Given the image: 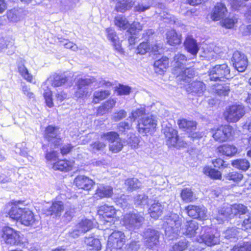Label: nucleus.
I'll use <instances>...</instances> for the list:
<instances>
[{"label": "nucleus", "instance_id": "obj_1", "mask_svg": "<svg viewBox=\"0 0 251 251\" xmlns=\"http://www.w3.org/2000/svg\"><path fill=\"white\" fill-rule=\"evenodd\" d=\"M21 201L15 202L8 213L9 218L25 226H30L36 224L37 220L32 211L27 208L21 207Z\"/></svg>", "mask_w": 251, "mask_h": 251}, {"label": "nucleus", "instance_id": "obj_2", "mask_svg": "<svg viewBox=\"0 0 251 251\" xmlns=\"http://www.w3.org/2000/svg\"><path fill=\"white\" fill-rule=\"evenodd\" d=\"M68 80V77L64 75L54 74L50 76L42 84L41 88L44 91L43 95L48 107L51 108L53 106L52 92L49 87V84H51L54 87H59L64 84Z\"/></svg>", "mask_w": 251, "mask_h": 251}, {"label": "nucleus", "instance_id": "obj_3", "mask_svg": "<svg viewBox=\"0 0 251 251\" xmlns=\"http://www.w3.org/2000/svg\"><path fill=\"white\" fill-rule=\"evenodd\" d=\"M247 211V208L242 204H234L229 206L223 207L218 211V214H215L214 218L219 223H221L227 218L240 214H244Z\"/></svg>", "mask_w": 251, "mask_h": 251}, {"label": "nucleus", "instance_id": "obj_4", "mask_svg": "<svg viewBox=\"0 0 251 251\" xmlns=\"http://www.w3.org/2000/svg\"><path fill=\"white\" fill-rule=\"evenodd\" d=\"M194 240L197 242L203 243L210 247L219 244L220 242L219 233L208 226L202 227L201 235Z\"/></svg>", "mask_w": 251, "mask_h": 251}, {"label": "nucleus", "instance_id": "obj_5", "mask_svg": "<svg viewBox=\"0 0 251 251\" xmlns=\"http://www.w3.org/2000/svg\"><path fill=\"white\" fill-rule=\"evenodd\" d=\"M1 237L4 243L11 246L20 245L22 240L20 232L9 226L2 228Z\"/></svg>", "mask_w": 251, "mask_h": 251}, {"label": "nucleus", "instance_id": "obj_6", "mask_svg": "<svg viewBox=\"0 0 251 251\" xmlns=\"http://www.w3.org/2000/svg\"><path fill=\"white\" fill-rule=\"evenodd\" d=\"M212 137L219 143L231 140L233 136V129L229 126H222L214 127L210 130Z\"/></svg>", "mask_w": 251, "mask_h": 251}, {"label": "nucleus", "instance_id": "obj_7", "mask_svg": "<svg viewBox=\"0 0 251 251\" xmlns=\"http://www.w3.org/2000/svg\"><path fill=\"white\" fill-rule=\"evenodd\" d=\"M144 221L143 216L138 213L132 212L124 215L123 222L125 227L129 230L139 229Z\"/></svg>", "mask_w": 251, "mask_h": 251}, {"label": "nucleus", "instance_id": "obj_8", "mask_svg": "<svg viewBox=\"0 0 251 251\" xmlns=\"http://www.w3.org/2000/svg\"><path fill=\"white\" fill-rule=\"evenodd\" d=\"M209 76L211 81H222L230 76V70L226 64L217 65L209 70Z\"/></svg>", "mask_w": 251, "mask_h": 251}, {"label": "nucleus", "instance_id": "obj_9", "mask_svg": "<svg viewBox=\"0 0 251 251\" xmlns=\"http://www.w3.org/2000/svg\"><path fill=\"white\" fill-rule=\"evenodd\" d=\"M157 126V121L155 117L144 116L138 122V129L139 133L146 134L153 130Z\"/></svg>", "mask_w": 251, "mask_h": 251}, {"label": "nucleus", "instance_id": "obj_10", "mask_svg": "<svg viewBox=\"0 0 251 251\" xmlns=\"http://www.w3.org/2000/svg\"><path fill=\"white\" fill-rule=\"evenodd\" d=\"M126 242L125 235L120 231H115L109 236L107 246L111 251L121 250Z\"/></svg>", "mask_w": 251, "mask_h": 251}, {"label": "nucleus", "instance_id": "obj_11", "mask_svg": "<svg viewBox=\"0 0 251 251\" xmlns=\"http://www.w3.org/2000/svg\"><path fill=\"white\" fill-rule=\"evenodd\" d=\"M166 139V144L170 147L179 148L184 147L186 144L179 141L177 131L172 127H167L163 129Z\"/></svg>", "mask_w": 251, "mask_h": 251}, {"label": "nucleus", "instance_id": "obj_12", "mask_svg": "<svg viewBox=\"0 0 251 251\" xmlns=\"http://www.w3.org/2000/svg\"><path fill=\"white\" fill-rule=\"evenodd\" d=\"M245 114L244 108L242 105H233L225 112L226 120L229 122H236Z\"/></svg>", "mask_w": 251, "mask_h": 251}, {"label": "nucleus", "instance_id": "obj_13", "mask_svg": "<svg viewBox=\"0 0 251 251\" xmlns=\"http://www.w3.org/2000/svg\"><path fill=\"white\" fill-rule=\"evenodd\" d=\"M185 210L188 215L193 218L203 220L208 218L207 209L203 206L189 205Z\"/></svg>", "mask_w": 251, "mask_h": 251}, {"label": "nucleus", "instance_id": "obj_14", "mask_svg": "<svg viewBox=\"0 0 251 251\" xmlns=\"http://www.w3.org/2000/svg\"><path fill=\"white\" fill-rule=\"evenodd\" d=\"M234 67L239 72H244L248 66L247 57L239 51H235L231 60Z\"/></svg>", "mask_w": 251, "mask_h": 251}, {"label": "nucleus", "instance_id": "obj_15", "mask_svg": "<svg viewBox=\"0 0 251 251\" xmlns=\"http://www.w3.org/2000/svg\"><path fill=\"white\" fill-rule=\"evenodd\" d=\"M143 238L146 245L150 248L156 245L159 242V234L158 231L151 228L145 229Z\"/></svg>", "mask_w": 251, "mask_h": 251}, {"label": "nucleus", "instance_id": "obj_16", "mask_svg": "<svg viewBox=\"0 0 251 251\" xmlns=\"http://www.w3.org/2000/svg\"><path fill=\"white\" fill-rule=\"evenodd\" d=\"M93 82V80L90 78H79L76 82L77 90L75 96L78 98L86 97L88 94V86Z\"/></svg>", "mask_w": 251, "mask_h": 251}, {"label": "nucleus", "instance_id": "obj_17", "mask_svg": "<svg viewBox=\"0 0 251 251\" xmlns=\"http://www.w3.org/2000/svg\"><path fill=\"white\" fill-rule=\"evenodd\" d=\"M45 137L49 142L53 144L55 148L59 145L61 139L59 136L58 128L57 127L48 126L45 130Z\"/></svg>", "mask_w": 251, "mask_h": 251}, {"label": "nucleus", "instance_id": "obj_18", "mask_svg": "<svg viewBox=\"0 0 251 251\" xmlns=\"http://www.w3.org/2000/svg\"><path fill=\"white\" fill-rule=\"evenodd\" d=\"M227 9L225 3L217 2L213 8L211 13V18L214 21H218L226 15Z\"/></svg>", "mask_w": 251, "mask_h": 251}, {"label": "nucleus", "instance_id": "obj_19", "mask_svg": "<svg viewBox=\"0 0 251 251\" xmlns=\"http://www.w3.org/2000/svg\"><path fill=\"white\" fill-rule=\"evenodd\" d=\"M187 59L183 54L177 53L174 57V60L172 62L173 69V73L176 74L181 72V69H184L186 65Z\"/></svg>", "mask_w": 251, "mask_h": 251}, {"label": "nucleus", "instance_id": "obj_20", "mask_svg": "<svg viewBox=\"0 0 251 251\" xmlns=\"http://www.w3.org/2000/svg\"><path fill=\"white\" fill-rule=\"evenodd\" d=\"M74 183L78 188L89 191L95 183L93 180L84 176H78L74 180Z\"/></svg>", "mask_w": 251, "mask_h": 251}, {"label": "nucleus", "instance_id": "obj_21", "mask_svg": "<svg viewBox=\"0 0 251 251\" xmlns=\"http://www.w3.org/2000/svg\"><path fill=\"white\" fill-rule=\"evenodd\" d=\"M18 72L21 76L27 82L34 83V77L25 65V60L20 59L17 63Z\"/></svg>", "mask_w": 251, "mask_h": 251}, {"label": "nucleus", "instance_id": "obj_22", "mask_svg": "<svg viewBox=\"0 0 251 251\" xmlns=\"http://www.w3.org/2000/svg\"><path fill=\"white\" fill-rule=\"evenodd\" d=\"M116 210L113 206L104 204L99 207L98 213L100 216H102L103 218L112 219L114 221L115 217Z\"/></svg>", "mask_w": 251, "mask_h": 251}, {"label": "nucleus", "instance_id": "obj_23", "mask_svg": "<svg viewBox=\"0 0 251 251\" xmlns=\"http://www.w3.org/2000/svg\"><path fill=\"white\" fill-rule=\"evenodd\" d=\"M113 194V188L110 186L100 184L96 190L95 197L97 199L110 198Z\"/></svg>", "mask_w": 251, "mask_h": 251}, {"label": "nucleus", "instance_id": "obj_24", "mask_svg": "<svg viewBox=\"0 0 251 251\" xmlns=\"http://www.w3.org/2000/svg\"><path fill=\"white\" fill-rule=\"evenodd\" d=\"M84 243L88 250L98 251L101 249V245L100 240L93 236L85 237Z\"/></svg>", "mask_w": 251, "mask_h": 251}, {"label": "nucleus", "instance_id": "obj_25", "mask_svg": "<svg viewBox=\"0 0 251 251\" xmlns=\"http://www.w3.org/2000/svg\"><path fill=\"white\" fill-rule=\"evenodd\" d=\"M75 162L66 159L60 160L53 163L52 168L54 170L68 172L72 169Z\"/></svg>", "mask_w": 251, "mask_h": 251}, {"label": "nucleus", "instance_id": "obj_26", "mask_svg": "<svg viewBox=\"0 0 251 251\" xmlns=\"http://www.w3.org/2000/svg\"><path fill=\"white\" fill-rule=\"evenodd\" d=\"M199 224L194 220L187 221L185 226V231L183 233L190 238H194L198 232Z\"/></svg>", "mask_w": 251, "mask_h": 251}, {"label": "nucleus", "instance_id": "obj_27", "mask_svg": "<svg viewBox=\"0 0 251 251\" xmlns=\"http://www.w3.org/2000/svg\"><path fill=\"white\" fill-rule=\"evenodd\" d=\"M184 47L187 51L194 56L197 55L199 50L197 41L191 36H188L186 38Z\"/></svg>", "mask_w": 251, "mask_h": 251}, {"label": "nucleus", "instance_id": "obj_28", "mask_svg": "<svg viewBox=\"0 0 251 251\" xmlns=\"http://www.w3.org/2000/svg\"><path fill=\"white\" fill-rule=\"evenodd\" d=\"M217 150L222 155L230 157L235 155L238 151V149L236 146L228 144L220 146Z\"/></svg>", "mask_w": 251, "mask_h": 251}, {"label": "nucleus", "instance_id": "obj_29", "mask_svg": "<svg viewBox=\"0 0 251 251\" xmlns=\"http://www.w3.org/2000/svg\"><path fill=\"white\" fill-rule=\"evenodd\" d=\"M106 32L108 39L112 42L115 49L120 51L122 49L121 45L115 30L112 28H107Z\"/></svg>", "mask_w": 251, "mask_h": 251}, {"label": "nucleus", "instance_id": "obj_30", "mask_svg": "<svg viewBox=\"0 0 251 251\" xmlns=\"http://www.w3.org/2000/svg\"><path fill=\"white\" fill-rule=\"evenodd\" d=\"M182 72L174 74L178 79H181L186 82H189L190 79L195 75V72L193 68H185L181 69Z\"/></svg>", "mask_w": 251, "mask_h": 251}, {"label": "nucleus", "instance_id": "obj_31", "mask_svg": "<svg viewBox=\"0 0 251 251\" xmlns=\"http://www.w3.org/2000/svg\"><path fill=\"white\" fill-rule=\"evenodd\" d=\"M169 59L166 57H162L155 61L154 63L155 72L160 74L163 73L169 67Z\"/></svg>", "mask_w": 251, "mask_h": 251}, {"label": "nucleus", "instance_id": "obj_32", "mask_svg": "<svg viewBox=\"0 0 251 251\" xmlns=\"http://www.w3.org/2000/svg\"><path fill=\"white\" fill-rule=\"evenodd\" d=\"M166 224L168 225V228H171L174 232H177L181 224V220L179 219L176 214H171L170 218L168 219Z\"/></svg>", "mask_w": 251, "mask_h": 251}, {"label": "nucleus", "instance_id": "obj_33", "mask_svg": "<svg viewBox=\"0 0 251 251\" xmlns=\"http://www.w3.org/2000/svg\"><path fill=\"white\" fill-rule=\"evenodd\" d=\"M164 209L163 205L158 202H155L151 204L149 209V212L151 218L157 219L161 215Z\"/></svg>", "mask_w": 251, "mask_h": 251}, {"label": "nucleus", "instance_id": "obj_34", "mask_svg": "<svg viewBox=\"0 0 251 251\" xmlns=\"http://www.w3.org/2000/svg\"><path fill=\"white\" fill-rule=\"evenodd\" d=\"M167 42L172 46L179 44L181 42V35L176 32L175 30H171L167 32Z\"/></svg>", "mask_w": 251, "mask_h": 251}, {"label": "nucleus", "instance_id": "obj_35", "mask_svg": "<svg viewBox=\"0 0 251 251\" xmlns=\"http://www.w3.org/2000/svg\"><path fill=\"white\" fill-rule=\"evenodd\" d=\"M177 124L180 128L188 132H192L196 128V123L193 121L182 119L178 120Z\"/></svg>", "mask_w": 251, "mask_h": 251}, {"label": "nucleus", "instance_id": "obj_36", "mask_svg": "<svg viewBox=\"0 0 251 251\" xmlns=\"http://www.w3.org/2000/svg\"><path fill=\"white\" fill-rule=\"evenodd\" d=\"M114 22L115 25L120 30H126L130 26L128 20L121 15L116 16Z\"/></svg>", "mask_w": 251, "mask_h": 251}, {"label": "nucleus", "instance_id": "obj_37", "mask_svg": "<svg viewBox=\"0 0 251 251\" xmlns=\"http://www.w3.org/2000/svg\"><path fill=\"white\" fill-rule=\"evenodd\" d=\"M63 210L64 206L62 201H54L52 203V205L50 208L47 214L50 215H54L57 216L58 215H60Z\"/></svg>", "mask_w": 251, "mask_h": 251}, {"label": "nucleus", "instance_id": "obj_38", "mask_svg": "<svg viewBox=\"0 0 251 251\" xmlns=\"http://www.w3.org/2000/svg\"><path fill=\"white\" fill-rule=\"evenodd\" d=\"M76 226L83 233H85L92 228L93 223L91 220L83 218L82 219Z\"/></svg>", "mask_w": 251, "mask_h": 251}, {"label": "nucleus", "instance_id": "obj_39", "mask_svg": "<svg viewBox=\"0 0 251 251\" xmlns=\"http://www.w3.org/2000/svg\"><path fill=\"white\" fill-rule=\"evenodd\" d=\"M132 5L130 0H119L116 3L115 9L117 12L123 13L129 9Z\"/></svg>", "mask_w": 251, "mask_h": 251}, {"label": "nucleus", "instance_id": "obj_40", "mask_svg": "<svg viewBox=\"0 0 251 251\" xmlns=\"http://www.w3.org/2000/svg\"><path fill=\"white\" fill-rule=\"evenodd\" d=\"M231 164L233 167L243 171H246L250 167L249 162L246 159H238L233 160Z\"/></svg>", "mask_w": 251, "mask_h": 251}, {"label": "nucleus", "instance_id": "obj_41", "mask_svg": "<svg viewBox=\"0 0 251 251\" xmlns=\"http://www.w3.org/2000/svg\"><path fill=\"white\" fill-rule=\"evenodd\" d=\"M192 92L197 94L199 96L201 95L205 90L204 84L201 81H196L191 84Z\"/></svg>", "mask_w": 251, "mask_h": 251}, {"label": "nucleus", "instance_id": "obj_42", "mask_svg": "<svg viewBox=\"0 0 251 251\" xmlns=\"http://www.w3.org/2000/svg\"><path fill=\"white\" fill-rule=\"evenodd\" d=\"M110 92L108 90L96 91L93 94V102L98 103L100 101L106 98L109 95Z\"/></svg>", "mask_w": 251, "mask_h": 251}, {"label": "nucleus", "instance_id": "obj_43", "mask_svg": "<svg viewBox=\"0 0 251 251\" xmlns=\"http://www.w3.org/2000/svg\"><path fill=\"white\" fill-rule=\"evenodd\" d=\"M15 151L17 154L26 157L30 161L33 159L32 157L28 155L27 148L25 147V143L17 144Z\"/></svg>", "mask_w": 251, "mask_h": 251}, {"label": "nucleus", "instance_id": "obj_44", "mask_svg": "<svg viewBox=\"0 0 251 251\" xmlns=\"http://www.w3.org/2000/svg\"><path fill=\"white\" fill-rule=\"evenodd\" d=\"M180 196L182 200L186 202L193 201L196 199L191 189L188 188L182 190Z\"/></svg>", "mask_w": 251, "mask_h": 251}, {"label": "nucleus", "instance_id": "obj_45", "mask_svg": "<svg viewBox=\"0 0 251 251\" xmlns=\"http://www.w3.org/2000/svg\"><path fill=\"white\" fill-rule=\"evenodd\" d=\"M213 90L218 95L221 96L227 95L229 92V87L228 85L218 84L217 85H214L213 88Z\"/></svg>", "mask_w": 251, "mask_h": 251}, {"label": "nucleus", "instance_id": "obj_46", "mask_svg": "<svg viewBox=\"0 0 251 251\" xmlns=\"http://www.w3.org/2000/svg\"><path fill=\"white\" fill-rule=\"evenodd\" d=\"M203 173L205 175L214 179H220L221 177L220 172L208 166H206L203 168Z\"/></svg>", "mask_w": 251, "mask_h": 251}, {"label": "nucleus", "instance_id": "obj_47", "mask_svg": "<svg viewBox=\"0 0 251 251\" xmlns=\"http://www.w3.org/2000/svg\"><path fill=\"white\" fill-rule=\"evenodd\" d=\"M230 251H251V243H239L235 245Z\"/></svg>", "mask_w": 251, "mask_h": 251}, {"label": "nucleus", "instance_id": "obj_48", "mask_svg": "<svg viewBox=\"0 0 251 251\" xmlns=\"http://www.w3.org/2000/svg\"><path fill=\"white\" fill-rule=\"evenodd\" d=\"M100 137L102 139L105 138L108 141L109 144L120 139L118 134L114 131L103 133L100 135Z\"/></svg>", "mask_w": 251, "mask_h": 251}, {"label": "nucleus", "instance_id": "obj_49", "mask_svg": "<svg viewBox=\"0 0 251 251\" xmlns=\"http://www.w3.org/2000/svg\"><path fill=\"white\" fill-rule=\"evenodd\" d=\"M100 137L102 139L105 138L108 141L109 144L120 139L118 134L114 131L103 133L100 135Z\"/></svg>", "mask_w": 251, "mask_h": 251}, {"label": "nucleus", "instance_id": "obj_50", "mask_svg": "<svg viewBox=\"0 0 251 251\" xmlns=\"http://www.w3.org/2000/svg\"><path fill=\"white\" fill-rule=\"evenodd\" d=\"M135 204L144 207L148 204V198L144 194L138 195L134 198Z\"/></svg>", "mask_w": 251, "mask_h": 251}, {"label": "nucleus", "instance_id": "obj_51", "mask_svg": "<svg viewBox=\"0 0 251 251\" xmlns=\"http://www.w3.org/2000/svg\"><path fill=\"white\" fill-rule=\"evenodd\" d=\"M222 51H219L218 47H215L213 50L209 51L207 52H204V57L207 60L216 59L218 56H222Z\"/></svg>", "mask_w": 251, "mask_h": 251}, {"label": "nucleus", "instance_id": "obj_52", "mask_svg": "<svg viewBox=\"0 0 251 251\" xmlns=\"http://www.w3.org/2000/svg\"><path fill=\"white\" fill-rule=\"evenodd\" d=\"M109 150L113 153H117L120 151L123 148V144L121 138L115 142H112L109 145Z\"/></svg>", "mask_w": 251, "mask_h": 251}, {"label": "nucleus", "instance_id": "obj_53", "mask_svg": "<svg viewBox=\"0 0 251 251\" xmlns=\"http://www.w3.org/2000/svg\"><path fill=\"white\" fill-rule=\"evenodd\" d=\"M14 41L12 39L0 37V50L5 48H14Z\"/></svg>", "mask_w": 251, "mask_h": 251}, {"label": "nucleus", "instance_id": "obj_54", "mask_svg": "<svg viewBox=\"0 0 251 251\" xmlns=\"http://www.w3.org/2000/svg\"><path fill=\"white\" fill-rule=\"evenodd\" d=\"M188 246V242L183 239L175 244L170 249V251H183Z\"/></svg>", "mask_w": 251, "mask_h": 251}, {"label": "nucleus", "instance_id": "obj_55", "mask_svg": "<svg viewBox=\"0 0 251 251\" xmlns=\"http://www.w3.org/2000/svg\"><path fill=\"white\" fill-rule=\"evenodd\" d=\"M239 233V230L236 227L227 229L224 232V237L227 239H236Z\"/></svg>", "mask_w": 251, "mask_h": 251}, {"label": "nucleus", "instance_id": "obj_56", "mask_svg": "<svg viewBox=\"0 0 251 251\" xmlns=\"http://www.w3.org/2000/svg\"><path fill=\"white\" fill-rule=\"evenodd\" d=\"M125 184L130 190L136 189L137 188H140L141 186L140 182H139V180L136 178L127 179L126 181Z\"/></svg>", "mask_w": 251, "mask_h": 251}, {"label": "nucleus", "instance_id": "obj_57", "mask_svg": "<svg viewBox=\"0 0 251 251\" xmlns=\"http://www.w3.org/2000/svg\"><path fill=\"white\" fill-rule=\"evenodd\" d=\"M226 178L227 180L238 182L243 178V175L242 174L238 172H232L227 174L226 176Z\"/></svg>", "mask_w": 251, "mask_h": 251}, {"label": "nucleus", "instance_id": "obj_58", "mask_svg": "<svg viewBox=\"0 0 251 251\" xmlns=\"http://www.w3.org/2000/svg\"><path fill=\"white\" fill-rule=\"evenodd\" d=\"M145 113V108L144 107H141L136 109L131 113V115L129 116L130 120L135 121L136 119H141L140 118L144 115Z\"/></svg>", "mask_w": 251, "mask_h": 251}, {"label": "nucleus", "instance_id": "obj_59", "mask_svg": "<svg viewBox=\"0 0 251 251\" xmlns=\"http://www.w3.org/2000/svg\"><path fill=\"white\" fill-rule=\"evenodd\" d=\"M151 50V48L148 42L141 43L136 49V53L141 55L145 54Z\"/></svg>", "mask_w": 251, "mask_h": 251}, {"label": "nucleus", "instance_id": "obj_60", "mask_svg": "<svg viewBox=\"0 0 251 251\" xmlns=\"http://www.w3.org/2000/svg\"><path fill=\"white\" fill-rule=\"evenodd\" d=\"M237 22V20L235 18H226L221 22V25L226 28H231Z\"/></svg>", "mask_w": 251, "mask_h": 251}, {"label": "nucleus", "instance_id": "obj_61", "mask_svg": "<svg viewBox=\"0 0 251 251\" xmlns=\"http://www.w3.org/2000/svg\"><path fill=\"white\" fill-rule=\"evenodd\" d=\"M115 199L117 204L123 208V209H125L127 206V201L129 199L128 196L122 195L120 197L115 198Z\"/></svg>", "mask_w": 251, "mask_h": 251}, {"label": "nucleus", "instance_id": "obj_62", "mask_svg": "<svg viewBox=\"0 0 251 251\" xmlns=\"http://www.w3.org/2000/svg\"><path fill=\"white\" fill-rule=\"evenodd\" d=\"M58 157V153L56 151H52L47 152L46 154V159L49 163H50L52 166L53 163L57 162L56 160Z\"/></svg>", "mask_w": 251, "mask_h": 251}, {"label": "nucleus", "instance_id": "obj_63", "mask_svg": "<svg viewBox=\"0 0 251 251\" xmlns=\"http://www.w3.org/2000/svg\"><path fill=\"white\" fill-rule=\"evenodd\" d=\"M151 0H149L147 3L142 1V2L135 7V10L138 12H144L145 10L149 9L151 5Z\"/></svg>", "mask_w": 251, "mask_h": 251}, {"label": "nucleus", "instance_id": "obj_64", "mask_svg": "<svg viewBox=\"0 0 251 251\" xmlns=\"http://www.w3.org/2000/svg\"><path fill=\"white\" fill-rule=\"evenodd\" d=\"M90 147L92 151L96 152L97 151H103L106 147V144L102 142L96 141L91 144Z\"/></svg>", "mask_w": 251, "mask_h": 251}]
</instances>
